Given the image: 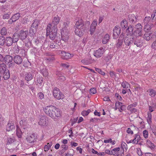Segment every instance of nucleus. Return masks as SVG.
<instances>
[{"mask_svg": "<svg viewBox=\"0 0 156 156\" xmlns=\"http://www.w3.org/2000/svg\"><path fill=\"white\" fill-rule=\"evenodd\" d=\"M110 76L111 77L115 78L117 77L116 74L113 71H111L109 73Z\"/></svg>", "mask_w": 156, "mask_h": 156, "instance_id": "obj_59", "label": "nucleus"}, {"mask_svg": "<svg viewBox=\"0 0 156 156\" xmlns=\"http://www.w3.org/2000/svg\"><path fill=\"white\" fill-rule=\"evenodd\" d=\"M34 77L33 73L27 72L26 73L25 75V78L26 80L29 81L32 80Z\"/></svg>", "mask_w": 156, "mask_h": 156, "instance_id": "obj_20", "label": "nucleus"}, {"mask_svg": "<svg viewBox=\"0 0 156 156\" xmlns=\"http://www.w3.org/2000/svg\"><path fill=\"white\" fill-rule=\"evenodd\" d=\"M142 35V30H136L133 34V36L137 37L141 36Z\"/></svg>", "mask_w": 156, "mask_h": 156, "instance_id": "obj_31", "label": "nucleus"}, {"mask_svg": "<svg viewBox=\"0 0 156 156\" xmlns=\"http://www.w3.org/2000/svg\"><path fill=\"white\" fill-rule=\"evenodd\" d=\"M128 18L129 21L132 23L136 21V17L134 14H130L128 16Z\"/></svg>", "mask_w": 156, "mask_h": 156, "instance_id": "obj_33", "label": "nucleus"}, {"mask_svg": "<svg viewBox=\"0 0 156 156\" xmlns=\"http://www.w3.org/2000/svg\"><path fill=\"white\" fill-rule=\"evenodd\" d=\"M120 150V148L119 147L115 148L111 150V154L112 155L115 156L118 155L120 153L119 152Z\"/></svg>", "mask_w": 156, "mask_h": 156, "instance_id": "obj_28", "label": "nucleus"}, {"mask_svg": "<svg viewBox=\"0 0 156 156\" xmlns=\"http://www.w3.org/2000/svg\"><path fill=\"white\" fill-rule=\"evenodd\" d=\"M14 62L17 64L19 65L21 64L22 62V58L19 55H16L13 58Z\"/></svg>", "mask_w": 156, "mask_h": 156, "instance_id": "obj_23", "label": "nucleus"}, {"mask_svg": "<svg viewBox=\"0 0 156 156\" xmlns=\"http://www.w3.org/2000/svg\"><path fill=\"white\" fill-rule=\"evenodd\" d=\"M121 27L124 29H125L127 26V20L125 19H124L121 23Z\"/></svg>", "mask_w": 156, "mask_h": 156, "instance_id": "obj_38", "label": "nucleus"}, {"mask_svg": "<svg viewBox=\"0 0 156 156\" xmlns=\"http://www.w3.org/2000/svg\"><path fill=\"white\" fill-rule=\"evenodd\" d=\"M121 32V29L119 27H115L113 30V38L116 39L118 37Z\"/></svg>", "mask_w": 156, "mask_h": 156, "instance_id": "obj_14", "label": "nucleus"}, {"mask_svg": "<svg viewBox=\"0 0 156 156\" xmlns=\"http://www.w3.org/2000/svg\"><path fill=\"white\" fill-rule=\"evenodd\" d=\"M28 34V30H22L19 34V37L21 40H24L27 37Z\"/></svg>", "mask_w": 156, "mask_h": 156, "instance_id": "obj_11", "label": "nucleus"}, {"mask_svg": "<svg viewBox=\"0 0 156 156\" xmlns=\"http://www.w3.org/2000/svg\"><path fill=\"white\" fill-rule=\"evenodd\" d=\"M134 40V37H125L124 39L125 44L126 46H129L133 44Z\"/></svg>", "mask_w": 156, "mask_h": 156, "instance_id": "obj_19", "label": "nucleus"}, {"mask_svg": "<svg viewBox=\"0 0 156 156\" xmlns=\"http://www.w3.org/2000/svg\"><path fill=\"white\" fill-rule=\"evenodd\" d=\"M7 140L6 141V145H9L12 144L15 141V138L13 136H7Z\"/></svg>", "mask_w": 156, "mask_h": 156, "instance_id": "obj_26", "label": "nucleus"}, {"mask_svg": "<svg viewBox=\"0 0 156 156\" xmlns=\"http://www.w3.org/2000/svg\"><path fill=\"white\" fill-rule=\"evenodd\" d=\"M69 24V23L64 22L62 26L61 27L62 28L61 29L62 40L65 42L67 41L69 38V31L67 28Z\"/></svg>", "mask_w": 156, "mask_h": 156, "instance_id": "obj_2", "label": "nucleus"}, {"mask_svg": "<svg viewBox=\"0 0 156 156\" xmlns=\"http://www.w3.org/2000/svg\"><path fill=\"white\" fill-rule=\"evenodd\" d=\"M151 47L152 49L156 50V40L153 42L151 44Z\"/></svg>", "mask_w": 156, "mask_h": 156, "instance_id": "obj_64", "label": "nucleus"}, {"mask_svg": "<svg viewBox=\"0 0 156 156\" xmlns=\"http://www.w3.org/2000/svg\"><path fill=\"white\" fill-rule=\"evenodd\" d=\"M75 27V33L79 37L83 35L85 29L87 28V27H85L84 26L83 20L80 18L77 21Z\"/></svg>", "mask_w": 156, "mask_h": 156, "instance_id": "obj_1", "label": "nucleus"}, {"mask_svg": "<svg viewBox=\"0 0 156 156\" xmlns=\"http://www.w3.org/2000/svg\"><path fill=\"white\" fill-rule=\"evenodd\" d=\"M81 62L85 65H88L92 63L93 60L90 58H86L82 59Z\"/></svg>", "mask_w": 156, "mask_h": 156, "instance_id": "obj_24", "label": "nucleus"}, {"mask_svg": "<svg viewBox=\"0 0 156 156\" xmlns=\"http://www.w3.org/2000/svg\"><path fill=\"white\" fill-rule=\"evenodd\" d=\"M20 17V14L18 13L15 14L12 17V19H13L15 22L18 20Z\"/></svg>", "mask_w": 156, "mask_h": 156, "instance_id": "obj_42", "label": "nucleus"}, {"mask_svg": "<svg viewBox=\"0 0 156 156\" xmlns=\"http://www.w3.org/2000/svg\"><path fill=\"white\" fill-rule=\"evenodd\" d=\"M13 60V58L12 56L10 55H6L4 58L5 64H8L12 62Z\"/></svg>", "mask_w": 156, "mask_h": 156, "instance_id": "obj_18", "label": "nucleus"}, {"mask_svg": "<svg viewBox=\"0 0 156 156\" xmlns=\"http://www.w3.org/2000/svg\"><path fill=\"white\" fill-rule=\"evenodd\" d=\"M95 69L96 71L100 74L103 76H104L105 75V73L102 71L101 69L98 68H95Z\"/></svg>", "mask_w": 156, "mask_h": 156, "instance_id": "obj_56", "label": "nucleus"}, {"mask_svg": "<svg viewBox=\"0 0 156 156\" xmlns=\"http://www.w3.org/2000/svg\"><path fill=\"white\" fill-rule=\"evenodd\" d=\"M105 52V49L103 48H100L95 51L93 55L97 58L101 57Z\"/></svg>", "mask_w": 156, "mask_h": 156, "instance_id": "obj_6", "label": "nucleus"}, {"mask_svg": "<svg viewBox=\"0 0 156 156\" xmlns=\"http://www.w3.org/2000/svg\"><path fill=\"white\" fill-rule=\"evenodd\" d=\"M121 86L124 88L127 89L129 85V84L126 81H123L121 83Z\"/></svg>", "mask_w": 156, "mask_h": 156, "instance_id": "obj_43", "label": "nucleus"}, {"mask_svg": "<svg viewBox=\"0 0 156 156\" xmlns=\"http://www.w3.org/2000/svg\"><path fill=\"white\" fill-rule=\"evenodd\" d=\"M54 114L52 115V118L53 119H55L56 117H60L62 115V112L61 110L58 108L55 107Z\"/></svg>", "mask_w": 156, "mask_h": 156, "instance_id": "obj_12", "label": "nucleus"}, {"mask_svg": "<svg viewBox=\"0 0 156 156\" xmlns=\"http://www.w3.org/2000/svg\"><path fill=\"white\" fill-rule=\"evenodd\" d=\"M14 43L12 38L9 37H7L5 39V44L6 46H10Z\"/></svg>", "mask_w": 156, "mask_h": 156, "instance_id": "obj_17", "label": "nucleus"}, {"mask_svg": "<svg viewBox=\"0 0 156 156\" xmlns=\"http://www.w3.org/2000/svg\"><path fill=\"white\" fill-rule=\"evenodd\" d=\"M150 17L149 16L145 17L144 20V24H149V22L150 20Z\"/></svg>", "mask_w": 156, "mask_h": 156, "instance_id": "obj_55", "label": "nucleus"}, {"mask_svg": "<svg viewBox=\"0 0 156 156\" xmlns=\"http://www.w3.org/2000/svg\"><path fill=\"white\" fill-rule=\"evenodd\" d=\"M91 112L90 109H88L87 111L84 110L81 112V115L83 116L87 115L89 114Z\"/></svg>", "mask_w": 156, "mask_h": 156, "instance_id": "obj_51", "label": "nucleus"}, {"mask_svg": "<svg viewBox=\"0 0 156 156\" xmlns=\"http://www.w3.org/2000/svg\"><path fill=\"white\" fill-rule=\"evenodd\" d=\"M57 76V78L59 81H63L65 80V77L63 76L61 72L57 71L56 73Z\"/></svg>", "mask_w": 156, "mask_h": 156, "instance_id": "obj_21", "label": "nucleus"}, {"mask_svg": "<svg viewBox=\"0 0 156 156\" xmlns=\"http://www.w3.org/2000/svg\"><path fill=\"white\" fill-rule=\"evenodd\" d=\"M133 42H134V44L136 45L137 47H141L142 45L141 41L137 39L135 40L134 37Z\"/></svg>", "mask_w": 156, "mask_h": 156, "instance_id": "obj_34", "label": "nucleus"}, {"mask_svg": "<svg viewBox=\"0 0 156 156\" xmlns=\"http://www.w3.org/2000/svg\"><path fill=\"white\" fill-rule=\"evenodd\" d=\"M12 38V41H13L14 43L17 42L18 40V36L16 34H14Z\"/></svg>", "mask_w": 156, "mask_h": 156, "instance_id": "obj_52", "label": "nucleus"}, {"mask_svg": "<svg viewBox=\"0 0 156 156\" xmlns=\"http://www.w3.org/2000/svg\"><path fill=\"white\" fill-rule=\"evenodd\" d=\"M15 54H17L20 51V49L18 46H15L13 48Z\"/></svg>", "mask_w": 156, "mask_h": 156, "instance_id": "obj_61", "label": "nucleus"}, {"mask_svg": "<svg viewBox=\"0 0 156 156\" xmlns=\"http://www.w3.org/2000/svg\"><path fill=\"white\" fill-rule=\"evenodd\" d=\"M133 28L131 26H129L126 30V32L127 33V35L133 36Z\"/></svg>", "mask_w": 156, "mask_h": 156, "instance_id": "obj_32", "label": "nucleus"}, {"mask_svg": "<svg viewBox=\"0 0 156 156\" xmlns=\"http://www.w3.org/2000/svg\"><path fill=\"white\" fill-rule=\"evenodd\" d=\"M97 25V21L94 20L91 24L90 26V32L91 34L93 33L96 29Z\"/></svg>", "mask_w": 156, "mask_h": 156, "instance_id": "obj_25", "label": "nucleus"}, {"mask_svg": "<svg viewBox=\"0 0 156 156\" xmlns=\"http://www.w3.org/2000/svg\"><path fill=\"white\" fill-rule=\"evenodd\" d=\"M55 107L52 105H49L44 108V110L45 113L48 116L52 118L54 114Z\"/></svg>", "mask_w": 156, "mask_h": 156, "instance_id": "obj_4", "label": "nucleus"}, {"mask_svg": "<svg viewBox=\"0 0 156 156\" xmlns=\"http://www.w3.org/2000/svg\"><path fill=\"white\" fill-rule=\"evenodd\" d=\"M39 121L38 123L39 125L45 126L47 125V118L44 115H41L39 116Z\"/></svg>", "mask_w": 156, "mask_h": 156, "instance_id": "obj_7", "label": "nucleus"}, {"mask_svg": "<svg viewBox=\"0 0 156 156\" xmlns=\"http://www.w3.org/2000/svg\"><path fill=\"white\" fill-rule=\"evenodd\" d=\"M7 33V30L5 27H3L1 30V34L2 35H5Z\"/></svg>", "mask_w": 156, "mask_h": 156, "instance_id": "obj_53", "label": "nucleus"}, {"mask_svg": "<svg viewBox=\"0 0 156 156\" xmlns=\"http://www.w3.org/2000/svg\"><path fill=\"white\" fill-rule=\"evenodd\" d=\"M37 140V136L34 133L28 134L26 137V140L29 144H34Z\"/></svg>", "mask_w": 156, "mask_h": 156, "instance_id": "obj_3", "label": "nucleus"}, {"mask_svg": "<svg viewBox=\"0 0 156 156\" xmlns=\"http://www.w3.org/2000/svg\"><path fill=\"white\" fill-rule=\"evenodd\" d=\"M9 9V7L7 5H2L1 7V11L4 12H5L8 11Z\"/></svg>", "mask_w": 156, "mask_h": 156, "instance_id": "obj_50", "label": "nucleus"}, {"mask_svg": "<svg viewBox=\"0 0 156 156\" xmlns=\"http://www.w3.org/2000/svg\"><path fill=\"white\" fill-rule=\"evenodd\" d=\"M53 94L54 97L57 99L60 100L64 98V95L61 92L59 89L55 88L53 90Z\"/></svg>", "mask_w": 156, "mask_h": 156, "instance_id": "obj_5", "label": "nucleus"}, {"mask_svg": "<svg viewBox=\"0 0 156 156\" xmlns=\"http://www.w3.org/2000/svg\"><path fill=\"white\" fill-rule=\"evenodd\" d=\"M15 64L14 62H11L9 63L8 67L9 69L14 70L15 68Z\"/></svg>", "mask_w": 156, "mask_h": 156, "instance_id": "obj_57", "label": "nucleus"}, {"mask_svg": "<svg viewBox=\"0 0 156 156\" xmlns=\"http://www.w3.org/2000/svg\"><path fill=\"white\" fill-rule=\"evenodd\" d=\"M59 17L57 16V17H54L52 20V24L54 25V27H55L59 22L60 21Z\"/></svg>", "mask_w": 156, "mask_h": 156, "instance_id": "obj_30", "label": "nucleus"}, {"mask_svg": "<svg viewBox=\"0 0 156 156\" xmlns=\"http://www.w3.org/2000/svg\"><path fill=\"white\" fill-rule=\"evenodd\" d=\"M57 30L56 27H52L51 32L48 34V35H47V36H49V37L51 39L54 40L56 35Z\"/></svg>", "mask_w": 156, "mask_h": 156, "instance_id": "obj_10", "label": "nucleus"}, {"mask_svg": "<svg viewBox=\"0 0 156 156\" xmlns=\"http://www.w3.org/2000/svg\"><path fill=\"white\" fill-rule=\"evenodd\" d=\"M137 105V103L136 102L132 104L129 105L127 108V109L132 113H136L137 112V110L135 108Z\"/></svg>", "mask_w": 156, "mask_h": 156, "instance_id": "obj_15", "label": "nucleus"}, {"mask_svg": "<svg viewBox=\"0 0 156 156\" xmlns=\"http://www.w3.org/2000/svg\"><path fill=\"white\" fill-rule=\"evenodd\" d=\"M1 73L3 74V77L4 80H7L10 77V74L9 70L6 69V67L4 71L0 72Z\"/></svg>", "mask_w": 156, "mask_h": 156, "instance_id": "obj_22", "label": "nucleus"}, {"mask_svg": "<svg viewBox=\"0 0 156 156\" xmlns=\"http://www.w3.org/2000/svg\"><path fill=\"white\" fill-rule=\"evenodd\" d=\"M57 47L58 46L55 43H51L49 45V47L51 48H54Z\"/></svg>", "mask_w": 156, "mask_h": 156, "instance_id": "obj_60", "label": "nucleus"}, {"mask_svg": "<svg viewBox=\"0 0 156 156\" xmlns=\"http://www.w3.org/2000/svg\"><path fill=\"white\" fill-rule=\"evenodd\" d=\"M121 147L122 148V150H121L122 151V152L123 151L124 152L125 150H126L127 149V145L124 142H122Z\"/></svg>", "mask_w": 156, "mask_h": 156, "instance_id": "obj_47", "label": "nucleus"}, {"mask_svg": "<svg viewBox=\"0 0 156 156\" xmlns=\"http://www.w3.org/2000/svg\"><path fill=\"white\" fill-rule=\"evenodd\" d=\"M136 30H142V26L140 23H138L135 26Z\"/></svg>", "mask_w": 156, "mask_h": 156, "instance_id": "obj_63", "label": "nucleus"}, {"mask_svg": "<svg viewBox=\"0 0 156 156\" xmlns=\"http://www.w3.org/2000/svg\"><path fill=\"white\" fill-rule=\"evenodd\" d=\"M109 39V35L107 34L105 35L102 39V43L104 44H106L108 41Z\"/></svg>", "mask_w": 156, "mask_h": 156, "instance_id": "obj_35", "label": "nucleus"}, {"mask_svg": "<svg viewBox=\"0 0 156 156\" xmlns=\"http://www.w3.org/2000/svg\"><path fill=\"white\" fill-rule=\"evenodd\" d=\"M59 52V53L61 55L62 58L63 59H66L70 58L73 56V54H70L69 53L63 51H60Z\"/></svg>", "mask_w": 156, "mask_h": 156, "instance_id": "obj_9", "label": "nucleus"}, {"mask_svg": "<svg viewBox=\"0 0 156 156\" xmlns=\"http://www.w3.org/2000/svg\"><path fill=\"white\" fill-rule=\"evenodd\" d=\"M147 117V121L148 123L149 124H151L152 122V115L150 112H148Z\"/></svg>", "mask_w": 156, "mask_h": 156, "instance_id": "obj_40", "label": "nucleus"}, {"mask_svg": "<svg viewBox=\"0 0 156 156\" xmlns=\"http://www.w3.org/2000/svg\"><path fill=\"white\" fill-rule=\"evenodd\" d=\"M11 13V12L9 11L8 13H4L2 16L3 19L5 20L9 18Z\"/></svg>", "mask_w": 156, "mask_h": 156, "instance_id": "obj_45", "label": "nucleus"}, {"mask_svg": "<svg viewBox=\"0 0 156 156\" xmlns=\"http://www.w3.org/2000/svg\"><path fill=\"white\" fill-rule=\"evenodd\" d=\"M20 125L23 127L24 129L26 128L28 125L26 119H23L21 120L20 122Z\"/></svg>", "mask_w": 156, "mask_h": 156, "instance_id": "obj_27", "label": "nucleus"}, {"mask_svg": "<svg viewBox=\"0 0 156 156\" xmlns=\"http://www.w3.org/2000/svg\"><path fill=\"white\" fill-rule=\"evenodd\" d=\"M122 41L121 40L119 39L116 45V47L117 48H120L122 45Z\"/></svg>", "mask_w": 156, "mask_h": 156, "instance_id": "obj_62", "label": "nucleus"}, {"mask_svg": "<svg viewBox=\"0 0 156 156\" xmlns=\"http://www.w3.org/2000/svg\"><path fill=\"white\" fill-rule=\"evenodd\" d=\"M39 24V22L38 20H34L32 24L31 27L37 29V28L38 24Z\"/></svg>", "mask_w": 156, "mask_h": 156, "instance_id": "obj_44", "label": "nucleus"}, {"mask_svg": "<svg viewBox=\"0 0 156 156\" xmlns=\"http://www.w3.org/2000/svg\"><path fill=\"white\" fill-rule=\"evenodd\" d=\"M41 73L44 76H47L48 75V72L46 67L44 68L41 70Z\"/></svg>", "mask_w": 156, "mask_h": 156, "instance_id": "obj_37", "label": "nucleus"}, {"mask_svg": "<svg viewBox=\"0 0 156 156\" xmlns=\"http://www.w3.org/2000/svg\"><path fill=\"white\" fill-rule=\"evenodd\" d=\"M140 138V136L137 134L134 135V139H133L134 140V142H136V144H138Z\"/></svg>", "mask_w": 156, "mask_h": 156, "instance_id": "obj_41", "label": "nucleus"}, {"mask_svg": "<svg viewBox=\"0 0 156 156\" xmlns=\"http://www.w3.org/2000/svg\"><path fill=\"white\" fill-rule=\"evenodd\" d=\"M52 145V143H48L47 145H45L44 148V151H48L51 148Z\"/></svg>", "mask_w": 156, "mask_h": 156, "instance_id": "obj_46", "label": "nucleus"}, {"mask_svg": "<svg viewBox=\"0 0 156 156\" xmlns=\"http://www.w3.org/2000/svg\"><path fill=\"white\" fill-rule=\"evenodd\" d=\"M51 24H49L48 25L47 28V35H48V34L50 33V32H51Z\"/></svg>", "mask_w": 156, "mask_h": 156, "instance_id": "obj_58", "label": "nucleus"}, {"mask_svg": "<svg viewBox=\"0 0 156 156\" xmlns=\"http://www.w3.org/2000/svg\"><path fill=\"white\" fill-rule=\"evenodd\" d=\"M5 44V37L2 36H0V45L3 46Z\"/></svg>", "mask_w": 156, "mask_h": 156, "instance_id": "obj_54", "label": "nucleus"}, {"mask_svg": "<svg viewBox=\"0 0 156 156\" xmlns=\"http://www.w3.org/2000/svg\"><path fill=\"white\" fill-rule=\"evenodd\" d=\"M37 29L33 28L31 27L29 31V33L31 38H27L26 40V42L27 44H31V40L33 38L34 35Z\"/></svg>", "mask_w": 156, "mask_h": 156, "instance_id": "obj_8", "label": "nucleus"}, {"mask_svg": "<svg viewBox=\"0 0 156 156\" xmlns=\"http://www.w3.org/2000/svg\"><path fill=\"white\" fill-rule=\"evenodd\" d=\"M153 27V25L152 23H150L145 24L144 30L145 31L147 32L149 31Z\"/></svg>", "mask_w": 156, "mask_h": 156, "instance_id": "obj_29", "label": "nucleus"}, {"mask_svg": "<svg viewBox=\"0 0 156 156\" xmlns=\"http://www.w3.org/2000/svg\"><path fill=\"white\" fill-rule=\"evenodd\" d=\"M14 123L12 121H9L6 126V129L8 131H12L15 129Z\"/></svg>", "mask_w": 156, "mask_h": 156, "instance_id": "obj_16", "label": "nucleus"}, {"mask_svg": "<svg viewBox=\"0 0 156 156\" xmlns=\"http://www.w3.org/2000/svg\"><path fill=\"white\" fill-rule=\"evenodd\" d=\"M16 135L19 138H21L23 134V133L21 130L17 126L16 128Z\"/></svg>", "mask_w": 156, "mask_h": 156, "instance_id": "obj_39", "label": "nucleus"}, {"mask_svg": "<svg viewBox=\"0 0 156 156\" xmlns=\"http://www.w3.org/2000/svg\"><path fill=\"white\" fill-rule=\"evenodd\" d=\"M147 91L149 92V95L152 97H154L156 95V92L152 89H149Z\"/></svg>", "mask_w": 156, "mask_h": 156, "instance_id": "obj_49", "label": "nucleus"}, {"mask_svg": "<svg viewBox=\"0 0 156 156\" xmlns=\"http://www.w3.org/2000/svg\"><path fill=\"white\" fill-rule=\"evenodd\" d=\"M4 57L1 54H0V72H3L5 69L6 65L3 62Z\"/></svg>", "mask_w": 156, "mask_h": 156, "instance_id": "obj_13", "label": "nucleus"}, {"mask_svg": "<svg viewBox=\"0 0 156 156\" xmlns=\"http://www.w3.org/2000/svg\"><path fill=\"white\" fill-rule=\"evenodd\" d=\"M150 35L151 34H148L147 32H146L144 35L143 37L146 41H149L150 39Z\"/></svg>", "mask_w": 156, "mask_h": 156, "instance_id": "obj_48", "label": "nucleus"}, {"mask_svg": "<svg viewBox=\"0 0 156 156\" xmlns=\"http://www.w3.org/2000/svg\"><path fill=\"white\" fill-rule=\"evenodd\" d=\"M146 144L151 149L154 148L155 147V145L148 140H147Z\"/></svg>", "mask_w": 156, "mask_h": 156, "instance_id": "obj_36", "label": "nucleus"}]
</instances>
